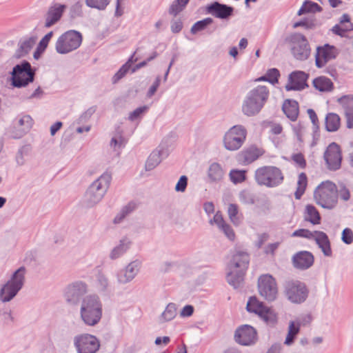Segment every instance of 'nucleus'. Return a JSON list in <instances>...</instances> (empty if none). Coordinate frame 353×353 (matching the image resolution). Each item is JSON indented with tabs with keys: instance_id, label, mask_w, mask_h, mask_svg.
Returning a JSON list of instances; mask_svg holds the SVG:
<instances>
[{
	"instance_id": "obj_57",
	"label": "nucleus",
	"mask_w": 353,
	"mask_h": 353,
	"mask_svg": "<svg viewBox=\"0 0 353 353\" xmlns=\"http://www.w3.org/2000/svg\"><path fill=\"white\" fill-rule=\"evenodd\" d=\"M304 6H306L307 13L319 12L322 11V8L316 3L312 1L306 0L304 1Z\"/></svg>"
},
{
	"instance_id": "obj_42",
	"label": "nucleus",
	"mask_w": 353,
	"mask_h": 353,
	"mask_svg": "<svg viewBox=\"0 0 353 353\" xmlns=\"http://www.w3.org/2000/svg\"><path fill=\"white\" fill-rule=\"evenodd\" d=\"M228 214L230 221L235 225H239L241 219L239 216V208L236 204L230 203L228 208Z\"/></svg>"
},
{
	"instance_id": "obj_8",
	"label": "nucleus",
	"mask_w": 353,
	"mask_h": 353,
	"mask_svg": "<svg viewBox=\"0 0 353 353\" xmlns=\"http://www.w3.org/2000/svg\"><path fill=\"white\" fill-rule=\"evenodd\" d=\"M284 293L293 303L301 304L307 299L309 290L306 285L298 280H288L283 283Z\"/></svg>"
},
{
	"instance_id": "obj_28",
	"label": "nucleus",
	"mask_w": 353,
	"mask_h": 353,
	"mask_svg": "<svg viewBox=\"0 0 353 353\" xmlns=\"http://www.w3.org/2000/svg\"><path fill=\"white\" fill-rule=\"evenodd\" d=\"M263 151L255 145H252L243 150L240 155V159L244 164H250L262 156Z\"/></svg>"
},
{
	"instance_id": "obj_47",
	"label": "nucleus",
	"mask_w": 353,
	"mask_h": 353,
	"mask_svg": "<svg viewBox=\"0 0 353 353\" xmlns=\"http://www.w3.org/2000/svg\"><path fill=\"white\" fill-rule=\"evenodd\" d=\"M0 321H1L6 325H9L14 323V318L12 315L11 310L0 308Z\"/></svg>"
},
{
	"instance_id": "obj_40",
	"label": "nucleus",
	"mask_w": 353,
	"mask_h": 353,
	"mask_svg": "<svg viewBox=\"0 0 353 353\" xmlns=\"http://www.w3.org/2000/svg\"><path fill=\"white\" fill-rule=\"evenodd\" d=\"M190 0H174L169 8V14L176 16L183 11Z\"/></svg>"
},
{
	"instance_id": "obj_11",
	"label": "nucleus",
	"mask_w": 353,
	"mask_h": 353,
	"mask_svg": "<svg viewBox=\"0 0 353 353\" xmlns=\"http://www.w3.org/2000/svg\"><path fill=\"white\" fill-rule=\"evenodd\" d=\"M288 41L291 44V52L294 57L299 61L307 59L310 55L311 49L306 37L301 33L292 34Z\"/></svg>"
},
{
	"instance_id": "obj_10",
	"label": "nucleus",
	"mask_w": 353,
	"mask_h": 353,
	"mask_svg": "<svg viewBox=\"0 0 353 353\" xmlns=\"http://www.w3.org/2000/svg\"><path fill=\"white\" fill-rule=\"evenodd\" d=\"M247 137V130L243 125H236L230 128L223 137V145L226 150L235 151L244 143Z\"/></svg>"
},
{
	"instance_id": "obj_5",
	"label": "nucleus",
	"mask_w": 353,
	"mask_h": 353,
	"mask_svg": "<svg viewBox=\"0 0 353 353\" xmlns=\"http://www.w3.org/2000/svg\"><path fill=\"white\" fill-rule=\"evenodd\" d=\"M26 268L21 266L16 270L10 279L0 290V300L5 303L13 299L22 289L25 283Z\"/></svg>"
},
{
	"instance_id": "obj_55",
	"label": "nucleus",
	"mask_w": 353,
	"mask_h": 353,
	"mask_svg": "<svg viewBox=\"0 0 353 353\" xmlns=\"http://www.w3.org/2000/svg\"><path fill=\"white\" fill-rule=\"evenodd\" d=\"M266 75L268 77V82L272 84H274L279 81L280 72L276 68H271L267 71Z\"/></svg>"
},
{
	"instance_id": "obj_39",
	"label": "nucleus",
	"mask_w": 353,
	"mask_h": 353,
	"mask_svg": "<svg viewBox=\"0 0 353 353\" xmlns=\"http://www.w3.org/2000/svg\"><path fill=\"white\" fill-rule=\"evenodd\" d=\"M213 22L214 19L211 17H207L202 20L198 21L192 26L190 32L193 34H195L200 31L207 29L209 26L213 23Z\"/></svg>"
},
{
	"instance_id": "obj_38",
	"label": "nucleus",
	"mask_w": 353,
	"mask_h": 353,
	"mask_svg": "<svg viewBox=\"0 0 353 353\" xmlns=\"http://www.w3.org/2000/svg\"><path fill=\"white\" fill-rule=\"evenodd\" d=\"M176 315V305L174 303H170L160 316V321L166 322L172 321Z\"/></svg>"
},
{
	"instance_id": "obj_22",
	"label": "nucleus",
	"mask_w": 353,
	"mask_h": 353,
	"mask_svg": "<svg viewBox=\"0 0 353 353\" xmlns=\"http://www.w3.org/2000/svg\"><path fill=\"white\" fill-rule=\"evenodd\" d=\"M66 9V6L60 3H54L48 10L45 15V28H50L56 24L61 18L64 11Z\"/></svg>"
},
{
	"instance_id": "obj_12",
	"label": "nucleus",
	"mask_w": 353,
	"mask_h": 353,
	"mask_svg": "<svg viewBox=\"0 0 353 353\" xmlns=\"http://www.w3.org/2000/svg\"><path fill=\"white\" fill-rule=\"evenodd\" d=\"M246 310L248 312L257 314L268 324H274L276 321L275 314L263 303L259 301L256 296L250 297Z\"/></svg>"
},
{
	"instance_id": "obj_61",
	"label": "nucleus",
	"mask_w": 353,
	"mask_h": 353,
	"mask_svg": "<svg viewBox=\"0 0 353 353\" xmlns=\"http://www.w3.org/2000/svg\"><path fill=\"white\" fill-rule=\"evenodd\" d=\"M161 83V77L160 76H157L152 83V85L150 86L149 90L147 92L146 96L148 98H151L157 92L159 85Z\"/></svg>"
},
{
	"instance_id": "obj_31",
	"label": "nucleus",
	"mask_w": 353,
	"mask_h": 353,
	"mask_svg": "<svg viewBox=\"0 0 353 353\" xmlns=\"http://www.w3.org/2000/svg\"><path fill=\"white\" fill-rule=\"evenodd\" d=\"M225 174L221 165L214 162L211 163L208 170V177L210 182H219L223 179Z\"/></svg>"
},
{
	"instance_id": "obj_16",
	"label": "nucleus",
	"mask_w": 353,
	"mask_h": 353,
	"mask_svg": "<svg viewBox=\"0 0 353 353\" xmlns=\"http://www.w3.org/2000/svg\"><path fill=\"white\" fill-rule=\"evenodd\" d=\"M323 159L328 170L336 171L340 169L342 161L340 146L335 142L329 144L324 152Z\"/></svg>"
},
{
	"instance_id": "obj_18",
	"label": "nucleus",
	"mask_w": 353,
	"mask_h": 353,
	"mask_svg": "<svg viewBox=\"0 0 353 353\" xmlns=\"http://www.w3.org/2000/svg\"><path fill=\"white\" fill-rule=\"evenodd\" d=\"M339 52L334 46L326 43L316 48L315 54V65L318 68H322L325 64L332 59H335Z\"/></svg>"
},
{
	"instance_id": "obj_52",
	"label": "nucleus",
	"mask_w": 353,
	"mask_h": 353,
	"mask_svg": "<svg viewBox=\"0 0 353 353\" xmlns=\"http://www.w3.org/2000/svg\"><path fill=\"white\" fill-rule=\"evenodd\" d=\"M148 106L143 105L136 108L134 111L130 113L128 119L131 121H134L136 119L140 118L144 113L148 110Z\"/></svg>"
},
{
	"instance_id": "obj_46",
	"label": "nucleus",
	"mask_w": 353,
	"mask_h": 353,
	"mask_svg": "<svg viewBox=\"0 0 353 353\" xmlns=\"http://www.w3.org/2000/svg\"><path fill=\"white\" fill-rule=\"evenodd\" d=\"M347 26H344L341 24H336L332 28V32L338 36L343 37L346 35L347 32L353 30V23H349Z\"/></svg>"
},
{
	"instance_id": "obj_36",
	"label": "nucleus",
	"mask_w": 353,
	"mask_h": 353,
	"mask_svg": "<svg viewBox=\"0 0 353 353\" xmlns=\"http://www.w3.org/2000/svg\"><path fill=\"white\" fill-rule=\"evenodd\" d=\"M305 211L308 217H305V219L307 221L310 222L313 225L319 224L321 222V215L316 208L311 204H308L305 207Z\"/></svg>"
},
{
	"instance_id": "obj_63",
	"label": "nucleus",
	"mask_w": 353,
	"mask_h": 353,
	"mask_svg": "<svg viewBox=\"0 0 353 353\" xmlns=\"http://www.w3.org/2000/svg\"><path fill=\"white\" fill-rule=\"evenodd\" d=\"M53 36V32L50 31L48 33H47L39 41L38 44V47L41 48L43 50H46L47 48L48 43L51 39V38Z\"/></svg>"
},
{
	"instance_id": "obj_44",
	"label": "nucleus",
	"mask_w": 353,
	"mask_h": 353,
	"mask_svg": "<svg viewBox=\"0 0 353 353\" xmlns=\"http://www.w3.org/2000/svg\"><path fill=\"white\" fill-rule=\"evenodd\" d=\"M231 181L234 184L243 182L246 179V171L240 170H232L229 174Z\"/></svg>"
},
{
	"instance_id": "obj_4",
	"label": "nucleus",
	"mask_w": 353,
	"mask_h": 353,
	"mask_svg": "<svg viewBox=\"0 0 353 353\" xmlns=\"http://www.w3.org/2000/svg\"><path fill=\"white\" fill-rule=\"evenodd\" d=\"M314 198L322 208L334 209L338 203L336 185L330 181L322 182L314 190Z\"/></svg>"
},
{
	"instance_id": "obj_50",
	"label": "nucleus",
	"mask_w": 353,
	"mask_h": 353,
	"mask_svg": "<svg viewBox=\"0 0 353 353\" xmlns=\"http://www.w3.org/2000/svg\"><path fill=\"white\" fill-rule=\"evenodd\" d=\"M141 263L136 260L130 263L126 267V272L129 274L130 277L133 279L138 274L140 269Z\"/></svg>"
},
{
	"instance_id": "obj_21",
	"label": "nucleus",
	"mask_w": 353,
	"mask_h": 353,
	"mask_svg": "<svg viewBox=\"0 0 353 353\" xmlns=\"http://www.w3.org/2000/svg\"><path fill=\"white\" fill-rule=\"evenodd\" d=\"M170 152V148L165 145L164 142L161 143L148 158V160L145 163V170L147 171L152 170L161 162L163 159H165L168 157Z\"/></svg>"
},
{
	"instance_id": "obj_37",
	"label": "nucleus",
	"mask_w": 353,
	"mask_h": 353,
	"mask_svg": "<svg viewBox=\"0 0 353 353\" xmlns=\"http://www.w3.org/2000/svg\"><path fill=\"white\" fill-rule=\"evenodd\" d=\"M307 185V175L304 172H301L299 175L297 181V188L294 192V196L296 199H300L304 194L306 187Z\"/></svg>"
},
{
	"instance_id": "obj_2",
	"label": "nucleus",
	"mask_w": 353,
	"mask_h": 353,
	"mask_svg": "<svg viewBox=\"0 0 353 353\" xmlns=\"http://www.w3.org/2000/svg\"><path fill=\"white\" fill-rule=\"evenodd\" d=\"M80 316L87 325L94 326L100 321L102 317V303L97 295H87L82 299Z\"/></svg>"
},
{
	"instance_id": "obj_14",
	"label": "nucleus",
	"mask_w": 353,
	"mask_h": 353,
	"mask_svg": "<svg viewBox=\"0 0 353 353\" xmlns=\"http://www.w3.org/2000/svg\"><path fill=\"white\" fill-rule=\"evenodd\" d=\"M258 289L260 295L268 301H273L276 299L277 285L272 275H261L258 279Z\"/></svg>"
},
{
	"instance_id": "obj_43",
	"label": "nucleus",
	"mask_w": 353,
	"mask_h": 353,
	"mask_svg": "<svg viewBox=\"0 0 353 353\" xmlns=\"http://www.w3.org/2000/svg\"><path fill=\"white\" fill-rule=\"evenodd\" d=\"M135 207L136 205L134 203H129L127 205L124 206L121 212L114 217V223H121L127 215L130 214L135 209Z\"/></svg>"
},
{
	"instance_id": "obj_20",
	"label": "nucleus",
	"mask_w": 353,
	"mask_h": 353,
	"mask_svg": "<svg viewBox=\"0 0 353 353\" xmlns=\"http://www.w3.org/2000/svg\"><path fill=\"white\" fill-rule=\"evenodd\" d=\"M309 78V74L301 71L295 70L291 72L288 77V83L285 86L287 91L296 90L301 91L309 87L307 81Z\"/></svg>"
},
{
	"instance_id": "obj_60",
	"label": "nucleus",
	"mask_w": 353,
	"mask_h": 353,
	"mask_svg": "<svg viewBox=\"0 0 353 353\" xmlns=\"http://www.w3.org/2000/svg\"><path fill=\"white\" fill-rule=\"evenodd\" d=\"M307 114H308L310 119L312 121V123L313 125L314 132H315L318 131L319 129L318 117H317L316 112H314V110L312 109H308Z\"/></svg>"
},
{
	"instance_id": "obj_35",
	"label": "nucleus",
	"mask_w": 353,
	"mask_h": 353,
	"mask_svg": "<svg viewBox=\"0 0 353 353\" xmlns=\"http://www.w3.org/2000/svg\"><path fill=\"white\" fill-rule=\"evenodd\" d=\"M300 322L290 321L288 327V332L285 338L284 344L291 345L294 343L297 334L300 332Z\"/></svg>"
},
{
	"instance_id": "obj_34",
	"label": "nucleus",
	"mask_w": 353,
	"mask_h": 353,
	"mask_svg": "<svg viewBox=\"0 0 353 353\" xmlns=\"http://www.w3.org/2000/svg\"><path fill=\"white\" fill-rule=\"evenodd\" d=\"M130 244L131 241L128 238L122 239L120 241L119 245L112 250L110 258L112 260L119 258L130 248Z\"/></svg>"
},
{
	"instance_id": "obj_53",
	"label": "nucleus",
	"mask_w": 353,
	"mask_h": 353,
	"mask_svg": "<svg viewBox=\"0 0 353 353\" xmlns=\"http://www.w3.org/2000/svg\"><path fill=\"white\" fill-rule=\"evenodd\" d=\"M130 71L127 65H123L119 70L114 74L112 78V83L115 84L118 83Z\"/></svg>"
},
{
	"instance_id": "obj_19",
	"label": "nucleus",
	"mask_w": 353,
	"mask_h": 353,
	"mask_svg": "<svg viewBox=\"0 0 353 353\" xmlns=\"http://www.w3.org/2000/svg\"><path fill=\"white\" fill-rule=\"evenodd\" d=\"M205 11L215 18L229 21L234 16V8L219 1H214L206 6Z\"/></svg>"
},
{
	"instance_id": "obj_3",
	"label": "nucleus",
	"mask_w": 353,
	"mask_h": 353,
	"mask_svg": "<svg viewBox=\"0 0 353 353\" xmlns=\"http://www.w3.org/2000/svg\"><path fill=\"white\" fill-rule=\"evenodd\" d=\"M111 179V174L105 172L92 182L83 198V204L86 208H92L102 200L109 188Z\"/></svg>"
},
{
	"instance_id": "obj_41",
	"label": "nucleus",
	"mask_w": 353,
	"mask_h": 353,
	"mask_svg": "<svg viewBox=\"0 0 353 353\" xmlns=\"http://www.w3.org/2000/svg\"><path fill=\"white\" fill-rule=\"evenodd\" d=\"M19 126L21 127L20 136L26 134L32 128L33 120L30 115H23L18 121Z\"/></svg>"
},
{
	"instance_id": "obj_49",
	"label": "nucleus",
	"mask_w": 353,
	"mask_h": 353,
	"mask_svg": "<svg viewBox=\"0 0 353 353\" xmlns=\"http://www.w3.org/2000/svg\"><path fill=\"white\" fill-rule=\"evenodd\" d=\"M337 186V194L344 201H347L350 199V190L346 187L343 183H339Z\"/></svg>"
},
{
	"instance_id": "obj_51",
	"label": "nucleus",
	"mask_w": 353,
	"mask_h": 353,
	"mask_svg": "<svg viewBox=\"0 0 353 353\" xmlns=\"http://www.w3.org/2000/svg\"><path fill=\"white\" fill-rule=\"evenodd\" d=\"M315 235L314 231L311 232L307 229H299L295 230L292 234V237H303L307 239H313Z\"/></svg>"
},
{
	"instance_id": "obj_26",
	"label": "nucleus",
	"mask_w": 353,
	"mask_h": 353,
	"mask_svg": "<svg viewBox=\"0 0 353 353\" xmlns=\"http://www.w3.org/2000/svg\"><path fill=\"white\" fill-rule=\"evenodd\" d=\"M37 39V37L32 36L21 39L18 43V48L15 51L13 57L20 59L28 54L35 44Z\"/></svg>"
},
{
	"instance_id": "obj_13",
	"label": "nucleus",
	"mask_w": 353,
	"mask_h": 353,
	"mask_svg": "<svg viewBox=\"0 0 353 353\" xmlns=\"http://www.w3.org/2000/svg\"><path fill=\"white\" fill-rule=\"evenodd\" d=\"M88 292V285L81 281H74L68 285L64 290V297L68 304L77 305L81 303L84 295Z\"/></svg>"
},
{
	"instance_id": "obj_58",
	"label": "nucleus",
	"mask_w": 353,
	"mask_h": 353,
	"mask_svg": "<svg viewBox=\"0 0 353 353\" xmlns=\"http://www.w3.org/2000/svg\"><path fill=\"white\" fill-rule=\"evenodd\" d=\"M341 240L347 245H350L353 242V232L350 228H346L343 230Z\"/></svg>"
},
{
	"instance_id": "obj_56",
	"label": "nucleus",
	"mask_w": 353,
	"mask_h": 353,
	"mask_svg": "<svg viewBox=\"0 0 353 353\" xmlns=\"http://www.w3.org/2000/svg\"><path fill=\"white\" fill-rule=\"evenodd\" d=\"M117 281L121 284H125L132 280L125 269L120 270L117 274Z\"/></svg>"
},
{
	"instance_id": "obj_24",
	"label": "nucleus",
	"mask_w": 353,
	"mask_h": 353,
	"mask_svg": "<svg viewBox=\"0 0 353 353\" xmlns=\"http://www.w3.org/2000/svg\"><path fill=\"white\" fill-rule=\"evenodd\" d=\"M314 256L308 251H301L292 257L293 265L299 270H307L314 263Z\"/></svg>"
},
{
	"instance_id": "obj_9",
	"label": "nucleus",
	"mask_w": 353,
	"mask_h": 353,
	"mask_svg": "<svg viewBox=\"0 0 353 353\" xmlns=\"http://www.w3.org/2000/svg\"><path fill=\"white\" fill-rule=\"evenodd\" d=\"M82 42L81 34L76 30H68L62 34L55 45L59 54H65L77 49Z\"/></svg>"
},
{
	"instance_id": "obj_48",
	"label": "nucleus",
	"mask_w": 353,
	"mask_h": 353,
	"mask_svg": "<svg viewBox=\"0 0 353 353\" xmlns=\"http://www.w3.org/2000/svg\"><path fill=\"white\" fill-rule=\"evenodd\" d=\"M110 0H85L86 5L92 8L103 10L110 3Z\"/></svg>"
},
{
	"instance_id": "obj_23",
	"label": "nucleus",
	"mask_w": 353,
	"mask_h": 353,
	"mask_svg": "<svg viewBox=\"0 0 353 353\" xmlns=\"http://www.w3.org/2000/svg\"><path fill=\"white\" fill-rule=\"evenodd\" d=\"M250 263V256L244 251L236 250L228 263L229 270L239 269L246 272Z\"/></svg>"
},
{
	"instance_id": "obj_62",
	"label": "nucleus",
	"mask_w": 353,
	"mask_h": 353,
	"mask_svg": "<svg viewBox=\"0 0 353 353\" xmlns=\"http://www.w3.org/2000/svg\"><path fill=\"white\" fill-rule=\"evenodd\" d=\"M292 159L301 168H305L306 166V161L305 157L301 153L294 154L292 156Z\"/></svg>"
},
{
	"instance_id": "obj_59",
	"label": "nucleus",
	"mask_w": 353,
	"mask_h": 353,
	"mask_svg": "<svg viewBox=\"0 0 353 353\" xmlns=\"http://www.w3.org/2000/svg\"><path fill=\"white\" fill-rule=\"evenodd\" d=\"M96 107L92 106L88 108L86 111H85L78 119V123H81L86 122L91 116L95 112Z\"/></svg>"
},
{
	"instance_id": "obj_32",
	"label": "nucleus",
	"mask_w": 353,
	"mask_h": 353,
	"mask_svg": "<svg viewBox=\"0 0 353 353\" xmlns=\"http://www.w3.org/2000/svg\"><path fill=\"white\" fill-rule=\"evenodd\" d=\"M313 86L317 90L324 92H330L334 89V83L330 79L324 76L315 78L312 81Z\"/></svg>"
},
{
	"instance_id": "obj_45",
	"label": "nucleus",
	"mask_w": 353,
	"mask_h": 353,
	"mask_svg": "<svg viewBox=\"0 0 353 353\" xmlns=\"http://www.w3.org/2000/svg\"><path fill=\"white\" fill-rule=\"evenodd\" d=\"M240 201L246 205L255 203V195L249 190H243L239 193Z\"/></svg>"
},
{
	"instance_id": "obj_29",
	"label": "nucleus",
	"mask_w": 353,
	"mask_h": 353,
	"mask_svg": "<svg viewBox=\"0 0 353 353\" xmlns=\"http://www.w3.org/2000/svg\"><path fill=\"white\" fill-rule=\"evenodd\" d=\"M282 110L286 117L292 121L297 119L299 110V103L293 99H286L282 106Z\"/></svg>"
},
{
	"instance_id": "obj_30",
	"label": "nucleus",
	"mask_w": 353,
	"mask_h": 353,
	"mask_svg": "<svg viewBox=\"0 0 353 353\" xmlns=\"http://www.w3.org/2000/svg\"><path fill=\"white\" fill-rule=\"evenodd\" d=\"M245 273L243 270H230L226 276L227 281L234 289L241 288Z\"/></svg>"
},
{
	"instance_id": "obj_27",
	"label": "nucleus",
	"mask_w": 353,
	"mask_h": 353,
	"mask_svg": "<svg viewBox=\"0 0 353 353\" xmlns=\"http://www.w3.org/2000/svg\"><path fill=\"white\" fill-rule=\"evenodd\" d=\"M314 233L315 235L313 239L316 241L319 248H321L323 254L325 256H331L332 252L330 241L327 234L324 232L317 230L314 231Z\"/></svg>"
},
{
	"instance_id": "obj_25",
	"label": "nucleus",
	"mask_w": 353,
	"mask_h": 353,
	"mask_svg": "<svg viewBox=\"0 0 353 353\" xmlns=\"http://www.w3.org/2000/svg\"><path fill=\"white\" fill-rule=\"evenodd\" d=\"M341 105L346 119V127L353 128V95H344L338 99Z\"/></svg>"
},
{
	"instance_id": "obj_15",
	"label": "nucleus",
	"mask_w": 353,
	"mask_h": 353,
	"mask_svg": "<svg viewBox=\"0 0 353 353\" xmlns=\"http://www.w3.org/2000/svg\"><path fill=\"white\" fill-rule=\"evenodd\" d=\"M74 344L78 353H95L100 347L99 339L89 334L76 336L74 339Z\"/></svg>"
},
{
	"instance_id": "obj_54",
	"label": "nucleus",
	"mask_w": 353,
	"mask_h": 353,
	"mask_svg": "<svg viewBox=\"0 0 353 353\" xmlns=\"http://www.w3.org/2000/svg\"><path fill=\"white\" fill-rule=\"evenodd\" d=\"M188 178L185 175L180 176L178 182L176 183L174 190L178 192H184L188 186Z\"/></svg>"
},
{
	"instance_id": "obj_7",
	"label": "nucleus",
	"mask_w": 353,
	"mask_h": 353,
	"mask_svg": "<svg viewBox=\"0 0 353 353\" xmlns=\"http://www.w3.org/2000/svg\"><path fill=\"white\" fill-rule=\"evenodd\" d=\"M35 70L30 63L23 60L13 67L11 72V84L15 88H23L34 80Z\"/></svg>"
},
{
	"instance_id": "obj_33",
	"label": "nucleus",
	"mask_w": 353,
	"mask_h": 353,
	"mask_svg": "<svg viewBox=\"0 0 353 353\" xmlns=\"http://www.w3.org/2000/svg\"><path fill=\"white\" fill-rule=\"evenodd\" d=\"M325 130L327 132H336L339 130L341 125L340 117L333 112L327 114L325 119Z\"/></svg>"
},
{
	"instance_id": "obj_64",
	"label": "nucleus",
	"mask_w": 353,
	"mask_h": 353,
	"mask_svg": "<svg viewBox=\"0 0 353 353\" xmlns=\"http://www.w3.org/2000/svg\"><path fill=\"white\" fill-rule=\"evenodd\" d=\"M97 281L101 290L105 291L109 283L108 278L102 273H99L97 275Z\"/></svg>"
},
{
	"instance_id": "obj_17",
	"label": "nucleus",
	"mask_w": 353,
	"mask_h": 353,
	"mask_svg": "<svg viewBox=\"0 0 353 353\" xmlns=\"http://www.w3.org/2000/svg\"><path fill=\"white\" fill-rule=\"evenodd\" d=\"M234 339L237 343L241 345H254L258 339L256 330L249 325H241L235 331Z\"/></svg>"
},
{
	"instance_id": "obj_1",
	"label": "nucleus",
	"mask_w": 353,
	"mask_h": 353,
	"mask_svg": "<svg viewBox=\"0 0 353 353\" xmlns=\"http://www.w3.org/2000/svg\"><path fill=\"white\" fill-rule=\"evenodd\" d=\"M270 97V90L265 85H259L250 90L244 96L241 104L243 115L252 117L259 114Z\"/></svg>"
},
{
	"instance_id": "obj_6",
	"label": "nucleus",
	"mask_w": 353,
	"mask_h": 353,
	"mask_svg": "<svg viewBox=\"0 0 353 353\" xmlns=\"http://www.w3.org/2000/svg\"><path fill=\"white\" fill-rule=\"evenodd\" d=\"M254 179L259 185L274 188L283 183L284 177L279 168L270 165L259 168L255 171Z\"/></svg>"
}]
</instances>
